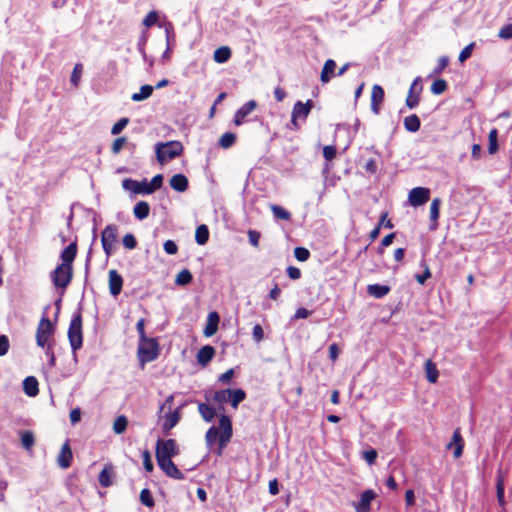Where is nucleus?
<instances>
[{"mask_svg":"<svg viewBox=\"0 0 512 512\" xmlns=\"http://www.w3.org/2000/svg\"><path fill=\"white\" fill-rule=\"evenodd\" d=\"M179 453L176 441L174 439H159L156 444V459H172Z\"/></svg>","mask_w":512,"mask_h":512,"instance_id":"nucleus-6","label":"nucleus"},{"mask_svg":"<svg viewBox=\"0 0 512 512\" xmlns=\"http://www.w3.org/2000/svg\"><path fill=\"white\" fill-rule=\"evenodd\" d=\"M129 119L126 117L121 118L118 120L111 129L112 135H118L121 133V131L128 125Z\"/></svg>","mask_w":512,"mask_h":512,"instance_id":"nucleus-50","label":"nucleus"},{"mask_svg":"<svg viewBox=\"0 0 512 512\" xmlns=\"http://www.w3.org/2000/svg\"><path fill=\"white\" fill-rule=\"evenodd\" d=\"M294 256L298 261L304 262L309 259L310 252L308 249H306L304 247H297L294 250Z\"/></svg>","mask_w":512,"mask_h":512,"instance_id":"nucleus-51","label":"nucleus"},{"mask_svg":"<svg viewBox=\"0 0 512 512\" xmlns=\"http://www.w3.org/2000/svg\"><path fill=\"white\" fill-rule=\"evenodd\" d=\"M192 274L188 269L181 270L175 278V283L180 286L189 284L192 281Z\"/></svg>","mask_w":512,"mask_h":512,"instance_id":"nucleus-40","label":"nucleus"},{"mask_svg":"<svg viewBox=\"0 0 512 512\" xmlns=\"http://www.w3.org/2000/svg\"><path fill=\"white\" fill-rule=\"evenodd\" d=\"M123 279L116 270L109 271V289L113 296L120 294L122 290Z\"/></svg>","mask_w":512,"mask_h":512,"instance_id":"nucleus-21","label":"nucleus"},{"mask_svg":"<svg viewBox=\"0 0 512 512\" xmlns=\"http://www.w3.org/2000/svg\"><path fill=\"white\" fill-rule=\"evenodd\" d=\"M77 254V245L76 243H70L61 253V264H67V266H72V262L74 261Z\"/></svg>","mask_w":512,"mask_h":512,"instance_id":"nucleus-25","label":"nucleus"},{"mask_svg":"<svg viewBox=\"0 0 512 512\" xmlns=\"http://www.w3.org/2000/svg\"><path fill=\"white\" fill-rule=\"evenodd\" d=\"M72 458H73L72 450L70 448L68 441H66L62 445L59 455L57 457V464L62 469H67L71 466Z\"/></svg>","mask_w":512,"mask_h":512,"instance_id":"nucleus-17","label":"nucleus"},{"mask_svg":"<svg viewBox=\"0 0 512 512\" xmlns=\"http://www.w3.org/2000/svg\"><path fill=\"white\" fill-rule=\"evenodd\" d=\"M441 200L439 198H434L430 205V220L433 224L430 226L431 230L436 229L437 220L439 218V210H440Z\"/></svg>","mask_w":512,"mask_h":512,"instance_id":"nucleus-27","label":"nucleus"},{"mask_svg":"<svg viewBox=\"0 0 512 512\" xmlns=\"http://www.w3.org/2000/svg\"><path fill=\"white\" fill-rule=\"evenodd\" d=\"M82 71H83V65L81 63H77L73 68V71L71 73V78H70V81L73 86L77 87L79 85V82H80V79L82 76Z\"/></svg>","mask_w":512,"mask_h":512,"instance_id":"nucleus-45","label":"nucleus"},{"mask_svg":"<svg viewBox=\"0 0 512 512\" xmlns=\"http://www.w3.org/2000/svg\"><path fill=\"white\" fill-rule=\"evenodd\" d=\"M498 37L503 40L512 39V24L504 25L498 32Z\"/></svg>","mask_w":512,"mask_h":512,"instance_id":"nucleus-55","label":"nucleus"},{"mask_svg":"<svg viewBox=\"0 0 512 512\" xmlns=\"http://www.w3.org/2000/svg\"><path fill=\"white\" fill-rule=\"evenodd\" d=\"M377 451L375 449H370L367 451H364L362 453V458L369 464L372 465L375 463L377 458Z\"/></svg>","mask_w":512,"mask_h":512,"instance_id":"nucleus-56","label":"nucleus"},{"mask_svg":"<svg viewBox=\"0 0 512 512\" xmlns=\"http://www.w3.org/2000/svg\"><path fill=\"white\" fill-rule=\"evenodd\" d=\"M257 106L256 101L250 100L246 102L241 108H239L234 115V123L237 126L243 124L244 119L255 110Z\"/></svg>","mask_w":512,"mask_h":512,"instance_id":"nucleus-18","label":"nucleus"},{"mask_svg":"<svg viewBox=\"0 0 512 512\" xmlns=\"http://www.w3.org/2000/svg\"><path fill=\"white\" fill-rule=\"evenodd\" d=\"M122 187L124 190L131 191L135 194H151V190L148 189V182L146 180L139 182L127 178L122 181Z\"/></svg>","mask_w":512,"mask_h":512,"instance_id":"nucleus-11","label":"nucleus"},{"mask_svg":"<svg viewBox=\"0 0 512 512\" xmlns=\"http://www.w3.org/2000/svg\"><path fill=\"white\" fill-rule=\"evenodd\" d=\"M421 122L416 114L405 117L404 127L409 132H417L420 129Z\"/></svg>","mask_w":512,"mask_h":512,"instance_id":"nucleus-28","label":"nucleus"},{"mask_svg":"<svg viewBox=\"0 0 512 512\" xmlns=\"http://www.w3.org/2000/svg\"><path fill=\"white\" fill-rule=\"evenodd\" d=\"M159 347L156 339L144 338L139 340L138 355L141 362H151L158 357Z\"/></svg>","mask_w":512,"mask_h":512,"instance_id":"nucleus-3","label":"nucleus"},{"mask_svg":"<svg viewBox=\"0 0 512 512\" xmlns=\"http://www.w3.org/2000/svg\"><path fill=\"white\" fill-rule=\"evenodd\" d=\"M184 407V405H181L180 407H178L177 409L173 410V411H168L167 413L164 414L163 416V424H162V429L163 431L168 434L169 431L171 429H173L177 424L178 422L180 421L181 419V409Z\"/></svg>","mask_w":512,"mask_h":512,"instance_id":"nucleus-12","label":"nucleus"},{"mask_svg":"<svg viewBox=\"0 0 512 512\" xmlns=\"http://www.w3.org/2000/svg\"><path fill=\"white\" fill-rule=\"evenodd\" d=\"M323 156L327 161H331L336 156V148L332 145L324 146Z\"/></svg>","mask_w":512,"mask_h":512,"instance_id":"nucleus-64","label":"nucleus"},{"mask_svg":"<svg viewBox=\"0 0 512 512\" xmlns=\"http://www.w3.org/2000/svg\"><path fill=\"white\" fill-rule=\"evenodd\" d=\"M313 107L312 100H307L305 103L301 101H297L294 104L292 114H291V123L295 129L298 128L297 119L302 118L306 119Z\"/></svg>","mask_w":512,"mask_h":512,"instance_id":"nucleus-8","label":"nucleus"},{"mask_svg":"<svg viewBox=\"0 0 512 512\" xmlns=\"http://www.w3.org/2000/svg\"><path fill=\"white\" fill-rule=\"evenodd\" d=\"M231 57V50L230 48L223 46L220 48H217L214 52V61L217 63H225L229 60Z\"/></svg>","mask_w":512,"mask_h":512,"instance_id":"nucleus-32","label":"nucleus"},{"mask_svg":"<svg viewBox=\"0 0 512 512\" xmlns=\"http://www.w3.org/2000/svg\"><path fill=\"white\" fill-rule=\"evenodd\" d=\"M474 46H475V43L472 42L462 49V51L460 52L459 57H458V59L461 63L465 62L468 58H470L472 51L474 49Z\"/></svg>","mask_w":512,"mask_h":512,"instance_id":"nucleus-53","label":"nucleus"},{"mask_svg":"<svg viewBox=\"0 0 512 512\" xmlns=\"http://www.w3.org/2000/svg\"><path fill=\"white\" fill-rule=\"evenodd\" d=\"M157 463L168 477L177 480L184 479V474L177 468L172 459L157 460Z\"/></svg>","mask_w":512,"mask_h":512,"instance_id":"nucleus-13","label":"nucleus"},{"mask_svg":"<svg viewBox=\"0 0 512 512\" xmlns=\"http://www.w3.org/2000/svg\"><path fill=\"white\" fill-rule=\"evenodd\" d=\"M23 390L26 395L35 397L38 392V381L34 376H28L23 381Z\"/></svg>","mask_w":512,"mask_h":512,"instance_id":"nucleus-24","label":"nucleus"},{"mask_svg":"<svg viewBox=\"0 0 512 512\" xmlns=\"http://www.w3.org/2000/svg\"><path fill=\"white\" fill-rule=\"evenodd\" d=\"M430 198V190L425 187H415L408 194L409 204L413 207L424 205Z\"/></svg>","mask_w":512,"mask_h":512,"instance_id":"nucleus-9","label":"nucleus"},{"mask_svg":"<svg viewBox=\"0 0 512 512\" xmlns=\"http://www.w3.org/2000/svg\"><path fill=\"white\" fill-rule=\"evenodd\" d=\"M183 145L179 141L158 142L155 145L157 161L164 165L183 153Z\"/></svg>","mask_w":512,"mask_h":512,"instance_id":"nucleus-1","label":"nucleus"},{"mask_svg":"<svg viewBox=\"0 0 512 512\" xmlns=\"http://www.w3.org/2000/svg\"><path fill=\"white\" fill-rule=\"evenodd\" d=\"M449 64V58L447 56H442L438 59V65L434 69V74H440Z\"/></svg>","mask_w":512,"mask_h":512,"instance_id":"nucleus-62","label":"nucleus"},{"mask_svg":"<svg viewBox=\"0 0 512 512\" xmlns=\"http://www.w3.org/2000/svg\"><path fill=\"white\" fill-rule=\"evenodd\" d=\"M425 372H426V378L430 383H436L439 372L436 368V365L432 362V360H427L425 362Z\"/></svg>","mask_w":512,"mask_h":512,"instance_id":"nucleus-31","label":"nucleus"},{"mask_svg":"<svg viewBox=\"0 0 512 512\" xmlns=\"http://www.w3.org/2000/svg\"><path fill=\"white\" fill-rule=\"evenodd\" d=\"M497 137H498V131H497V129L493 128L489 132V136H488V139H489L488 152L490 154H494L498 150Z\"/></svg>","mask_w":512,"mask_h":512,"instance_id":"nucleus-43","label":"nucleus"},{"mask_svg":"<svg viewBox=\"0 0 512 512\" xmlns=\"http://www.w3.org/2000/svg\"><path fill=\"white\" fill-rule=\"evenodd\" d=\"M170 186L178 192H184L188 188V179L183 174L173 175L169 181Z\"/></svg>","mask_w":512,"mask_h":512,"instance_id":"nucleus-23","label":"nucleus"},{"mask_svg":"<svg viewBox=\"0 0 512 512\" xmlns=\"http://www.w3.org/2000/svg\"><path fill=\"white\" fill-rule=\"evenodd\" d=\"M270 209H271L274 217L277 219L287 221V220H290V218H291L290 212H288L286 209H284L281 206L273 204L270 206Z\"/></svg>","mask_w":512,"mask_h":512,"instance_id":"nucleus-41","label":"nucleus"},{"mask_svg":"<svg viewBox=\"0 0 512 512\" xmlns=\"http://www.w3.org/2000/svg\"><path fill=\"white\" fill-rule=\"evenodd\" d=\"M53 332V326L51 321L43 317L38 324L37 332H36V341L37 345L40 347H45Z\"/></svg>","mask_w":512,"mask_h":512,"instance_id":"nucleus-7","label":"nucleus"},{"mask_svg":"<svg viewBox=\"0 0 512 512\" xmlns=\"http://www.w3.org/2000/svg\"><path fill=\"white\" fill-rule=\"evenodd\" d=\"M209 239V230L206 225H200L196 228L195 240L199 245H204Z\"/></svg>","mask_w":512,"mask_h":512,"instance_id":"nucleus-34","label":"nucleus"},{"mask_svg":"<svg viewBox=\"0 0 512 512\" xmlns=\"http://www.w3.org/2000/svg\"><path fill=\"white\" fill-rule=\"evenodd\" d=\"M219 426L222 430V433L220 434V449L218 451V454L220 455L222 449L226 446V443L232 436V424L230 418L226 415L221 416Z\"/></svg>","mask_w":512,"mask_h":512,"instance_id":"nucleus-10","label":"nucleus"},{"mask_svg":"<svg viewBox=\"0 0 512 512\" xmlns=\"http://www.w3.org/2000/svg\"><path fill=\"white\" fill-rule=\"evenodd\" d=\"M158 21V14L155 11L149 12L143 20V25L146 27H151L156 24Z\"/></svg>","mask_w":512,"mask_h":512,"instance_id":"nucleus-57","label":"nucleus"},{"mask_svg":"<svg viewBox=\"0 0 512 512\" xmlns=\"http://www.w3.org/2000/svg\"><path fill=\"white\" fill-rule=\"evenodd\" d=\"M336 62L332 59L325 61L321 71L320 80L323 84L328 83L332 76H335Z\"/></svg>","mask_w":512,"mask_h":512,"instance_id":"nucleus-22","label":"nucleus"},{"mask_svg":"<svg viewBox=\"0 0 512 512\" xmlns=\"http://www.w3.org/2000/svg\"><path fill=\"white\" fill-rule=\"evenodd\" d=\"M122 242H123L124 247L127 248V249H130V250L134 249L136 247V245H137V241H136L134 235H132L130 233L126 234L123 237Z\"/></svg>","mask_w":512,"mask_h":512,"instance_id":"nucleus-58","label":"nucleus"},{"mask_svg":"<svg viewBox=\"0 0 512 512\" xmlns=\"http://www.w3.org/2000/svg\"><path fill=\"white\" fill-rule=\"evenodd\" d=\"M21 443L25 449H31L34 445V435L30 431H25L21 435Z\"/></svg>","mask_w":512,"mask_h":512,"instance_id":"nucleus-48","label":"nucleus"},{"mask_svg":"<svg viewBox=\"0 0 512 512\" xmlns=\"http://www.w3.org/2000/svg\"><path fill=\"white\" fill-rule=\"evenodd\" d=\"M149 211V204L145 201L138 202L133 209L134 216L139 220L147 218L149 215Z\"/></svg>","mask_w":512,"mask_h":512,"instance_id":"nucleus-30","label":"nucleus"},{"mask_svg":"<svg viewBox=\"0 0 512 512\" xmlns=\"http://www.w3.org/2000/svg\"><path fill=\"white\" fill-rule=\"evenodd\" d=\"M215 348L211 345H205L199 349L196 359L199 365L205 367L215 356Z\"/></svg>","mask_w":512,"mask_h":512,"instance_id":"nucleus-19","label":"nucleus"},{"mask_svg":"<svg viewBox=\"0 0 512 512\" xmlns=\"http://www.w3.org/2000/svg\"><path fill=\"white\" fill-rule=\"evenodd\" d=\"M252 335H253V339L257 343L261 342L264 339V331H263V328L261 327V325L256 324L253 327Z\"/></svg>","mask_w":512,"mask_h":512,"instance_id":"nucleus-63","label":"nucleus"},{"mask_svg":"<svg viewBox=\"0 0 512 512\" xmlns=\"http://www.w3.org/2000/svg\"><path fill=\"white\" fill-rule=\"evenodd\" d=\"M72 275V266H67V264H60L53 271L51 279L56 287L65 289L70 284Z\"/></svg>","mask_w":512,"mask_h":512,"instance_id":"nucleus-5","label":"nucleus"},{"mask_svg":"<svg viewBox=\"0 0 512 512\" xmlns=\"http://www.w3.org/2000/svg\"><path fill=\"white\" fill-rule=\"evenodd\" d=\"M496 489H497V501L500 506H505V499H504V478L500 473L497 476V482H496Z\"/></svg>","mask_w":512,"mask_h":512,"instance_id":"nucleus-39","label":"nucleus"},{"mask_svg":"<svg viewBox=\"0 0 512 512\" xmlns=\"http://www.w3.org/2000/svg\"><path fill=\"white\" fill-rule=\"evenodd\" d=\"M163 183V176L161 174L155 175L150 182H148V189L153 193L155 190L159 189Z\"/></svg>","mask_w":512,"mask_h":512,"instance_id":"nucleus-52","label":"nucleus"},{"mask_svg":"<svg viewBox=\"0 0 512 512\" xmlns=\"http://www.w3.org/2000/svg\"><path fill=\"white\" fill-rule=\"evenodd\" d=\"M389 291L390 287L387 285L372 284L367 287L368 294L378 299L387 295Z\"/></svg>","mask_w":512,"mask_h":512,"instance_id":"nucleus-26","label":"nucleus"},{"mask_svg":"<svg viewBox=\"0 0 512 512\" xmlns=\"http://www.w3.org/2000/svg\"><path fill=\"white\" fill-rule=\"evenodd\" d=\"M420 265H421V267H423L424 272H423V274L416 275L415 278L419 284L423 285L425 283V281L431 277V272H430L429 266L427 265V263L425 261H422Z\"/></svg>","mask_w":512,"mask_h":512,"instance_id":"nucleus-49","label":"nucleus"},{"mask_svg":"<svg viewBox=\"0 0 512 512\" xmlns=\"http://www.w3.org/2000/svg\"><path fill=\"white\" fill-rule=\"evenodd\" d=\"M112 468L110 466L104 467V469L100 472L98 480L102 487H109L112 484Z\"/></svg>","mask_w":512,"mask_h":512,"instance_id":"nucleus-36","label":"nucleus"},{"mask_svg":"<svg viewBox=\"0 0 512 512\" xmlns=\"http://www.w3.org/2000/svg\"><path fill=\"white\" fill-rule=\"evenodd\" d=\"M214 401L219 404H224L230 401V389L220 390L214 394Z\"/></svg>","mask_w":512,"mask_h":512,"instance_id":"nucleus-47","label":"nucleus"},{"mask_svg":"<svg viewBox=\"0 0 512 512\" xmlns=\"http://www.w3.org/2000/svg\"><path fill=\"white\" fill-rule=\"evenodd\" d=\"M143 458V466L147 472H151L153 470V463L151 461V455L148 450H145L142 453Z\"/></svg>","mask_w":512,"mask_h":512,"instance_id":"nucleus-60","label":"nucleus"},{"mask_svg":"<svg viewBox=\"0 0 512 512\" xmlns=\"http://www.w3.org/2000/svg\"><path fill=\"white\" fill-rule=\"evenodd\" d=\"M198 411L206 422H211L215 417V410L206 403H200L198 405Z\"/></svg>","mask_w":512,"mask_h":512,"instance_id":"nucleus-33","label":"nucleus"},{"mask_svg":"<svg viewBox=\"0 0 512 512\" xmlns=\"http://www.w3.org/2000/svg\"><path fill=\"white\" fill-rule=\"evenodd\" d=\"M384 100V90L383 88L375 84L372 87L371 92V110L375 115H378L380 112V105L382 104Z\"/></svg>","mask_w":512,"mask_h":512,"instance_id":"nucleus-16","label":"nucleus"},{"mask_svg":"<svg viewBox=\"0 0 512 512\" xmlns=\"http://www.w3.org/2000/svg\"><path fill=\"white\" fill-rule=\"evenodd\" d=\"M153 90H154L153 86L143 85V86H141L139 92L132 94L131 99L134 102H141L143 100H146L147 98H149L152 95Z\"/></svg>","mask_w":512,"mask_h":512,"instance_id":"nucleus-29","label":"nucleus"},{"mask_svg":"<svg viewBox=\"0 0 512 512\" xmlns=\"http://www.w3.org/2000/svg\"><path fill=\"white\" fill-rule=\"evenodd\" d=\"M68 338L73 352L82 347V317L80 312L76 313L70 322L68 329Z\"/></svg>","mask_w":512,"mask_h":512,"instance_id":"nucleus-2","label":"nucleus"},{"mask_svg":"<svg viewBox=\"0 0 512 512\" xmlns=\"http://www.w3.org/2000/svg\"><path fill=\"white\" fill-rule=\"evenodd\" d=\"M220 321V317L217 312H210L207 317L206 325L203 331V334L206 337L213 336L218 330V324Z\"/></svg>","mask_w":512,"mask_h":512,"instance_id":"nucleus-20","label":"nucleus"},{"mask_svg":"<svg viewBox=\"0 0 512 512\" xmlns=\"http://www.w3.org/2000/svg\"><path fill=\"white\" fill-rule=\"evenodd\" d=\"M246 397V393L244 390L242 389H235V390H232L230 389V401L231 402V406L233 408H237L239 403H241Z\"/></svg>","mask_w":512,"mask_h":512,"instance_id":"nucleus-35","label":"nucleus"},{"mask_svg":"<svg viewBox=\"0 0 512 512\" xmlns=\"http://www.w3.org/2000/svg\"><path fill=\"white\" fill-rule=\"evenodd\" d=\"M102 248L107 257H110L118 243V227L114 224L107 225L101 234Z\"/></svg>","mask_w":512,"mask_h":512,"instance_id":"nucleus-4","label":"nucleus"},{"mask_svg":"<svg viewBox=\"0 0 512 512\" xmlns=\"http://www.w3.org/2000/svg\"><path fill=\"white\" fill-rule=\"evenodd\" d=\"M376 498V493L371 490H365L360 497V501L354 505L356 512H369L371 502Z\"/></svg>","mask_w":512,"mask_h":512,"instance_id":"nucleus-14","label":"nucleus"},{"mask_svg":"<svg viewBox=\"0 0 512 512\" xmlns=\"http://www.w3.org/2000/svg\"><path fill=\"white\" fill-rule=\"evenodd\" d=\"M164 251L169 255H175L178 252V246L172 240H167L163 244Z\"/></svg>","mask_w":512,"mask_h":512,"instance_id":"nucleus-59","label":"nucleus"},{"mask_svg":"<svg viewBox=\"0 0 512 512\" xmlns=\"http://www.w3.org/2000/svg\"><path fill=\"white\" fill-rule=\"evenodd\" d=\"M140 501L146 507L152 508L155 505L153 496L149 489L145 488L140 493Z\"/></svg>","mask_w":512,"mask_h":512,"instance_id":"nucleus-44","label":"nucleus"},{"mask_svg":"<svg viewBox=\"0 0 512 512\" xmlns=\"http://www.w3.org/2000/svg\"><path fill=\"white\" fill-rule=\"evenodd\" d=\"M128 425V419L124 415H119L113 423V431L115 434H122L125 432Z\"/></svg>","mask_w":512,"mask_h":512,"instance_id":"nucleus-38","label":"nucleus"},{"mask_svg":"<svg viewBox=\"0 0 512 512\" xmlns=\"http://www.w3.org/2000/svg\"><path fill=\"white\" fill-rule=\"evenodd\" d=\"M247 234L250 244L254 247H258L261 234L256 230H249Z\"/></svg>","mask_w":512,"mask_h":512,"instance_id":"nucleus-61","label":"nucleus"},{"mask_svg":"<svg viewBox=\"0 0 512 512\" xmlns=\"http://www.w3.org/2000/svg\"><path fill=\"white\" fill-rule=\"evenodd\" d=\"M447 89V83L444 79H437L431 85V92L435 95L442 94Z\"/></svg>","mask_w":512,"mask_h":512,"instance_id":"nucleus-46","label":"nucleus"},{"mask_svg":"<svg viewBox=\"0 0 512 512\" xmlns=\"http://www.w3.org/2000/svg\"><path fill=\"white\" fill-rule=\"evenodd\" d=\"M236 142V135L232 132L224 133L219 139V146L223 149H228Z\"/></svg>","mask_w":512,"mask_h":512,"instance_id":"nucleus-37","label":"nucleus"},{"mask_svg":"<svg viewBox=\"0 0 512 512\" xmlns=\"http://www.w3.org/2000/svg\"><path fill=\"white\" fill-rule=\"evenodd\" d=\"M464 440L462 438L460 429L457 428L452 436V440L447 444V449H453V456L459 458L463 453Z\"/></svg>","mask_w":512,"mask_h":512,"instance_id":"nucleus-15","label":"nucleus"},{"mask_svg":"<svg viewBox=\"0 0 512 512\" xmlns=\"http://www.w3.org/2000/svg\"><path fill=\"white\" fill-rule=\"evenodd\" d=\"M206 444L209 448H212L217 440L220 441V434L216 427L208 429L205 435Z\"/></svg>","mask_w":512,"mask_h":512,"instance_id":"nucleus-42","label":"nucleus"},{"mask_svg":"<svg viewBox=\"0 0 512 512\" xmlns=\"http://www.w3.org/2000/svg\"><path fill=\"white\" fill-rule=\"evenodd\" d=\"M127 142V138L126 137H119V138H116L113 143H112V146H111V151L113 154H118L123 146L126 144Z\"/></svg>","mask_w":512,"mask_h":512,"instance_id":"nucleus-54","label":"nucleus"}]
</instances>
